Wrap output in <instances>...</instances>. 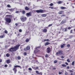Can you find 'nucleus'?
Wrapping results in <instances>:
<instances>
[{"instance_id":"f257e3e1","label":"nucleus","mask_w":75,"mask_h":75,"mask_svg":"<svg viewBox=\"0 0 75 75\" xmlns=\"http://www.w3.org/2000/svg\"><path fill=\"white\" fill-rule=\"evenodd\" d=\"M20 45H18L15 46L13 47H11L9 49V51L10 52L16 51L18 49V48H19V47H20Z\"/></svg>"},{"instance_id":"f03ea898","label":"nucleus","mask_w":75,"mask_h":75,"mask_svg":"<svg viewBox=\"0 0 75 75\" xmlns=\"http://www.w3.org/2000/svg\"><path fill=\"white\" fill-rule=\"evenodd\" d=\"M14 67L13 69V71H14V72L15 74H16V72H17V68H21V66L18 65H16L14 66Z\"/></svg>"},{"instance_id":"7ed1b4c3","label":"nucleus","mask_w":75,"mask_h":75,"mask_svg":"<svg viewBox=\"0 0 75 75\" xmlns=\"http://www.w3.org/2000/svg\"><path fill=\"white\" fill-rule=\"evenodd\" d=\"M5 20L6 22L8 23H11V19L10 18H5Z\"/></svg>"},{"instance_id":"20e7f679","label":"nucleus","mask_w":75,"mask_h":75,"mask_svg":"<svg viewBox=\"0 0 75 75\" xmlns=\"http://www.w3.org/2000/svg\"><path fill=\"white\" fill-rule=\"evenodd\" d=\"M21 20L22 21H25L27 20V18L24 16H22L21 18Z\"/></svg>"},{"instance_id":"39448f33","label":"nucleus","mask_w":75,"mask_h":75,"mask_svg":"<svg viewBox=\"0 0 75 75\" xmlns=\"http://www.w3.org/2000/svg\"><path fill=\"white\" fill-rule=\"evenodd\" d=\"M36 12L38 13H44V10L42 9H40L39 10H37L36 11Z\"/></svg>"},{"instance_id":"423d86ee","label":"nucleus","mask_w":75,"mask_h":75,"mask_svg":"<svg viewBox=\"0 0 75 75\" xmlns=\"http://www.w3.org/2000/svg\"><path fill=\"white\" fill-rule=\"evenodd\" d=\"M57 55H62V51L59 50L58 51V52H57L56 53Z\"/></svg>"},{"instance_id":"0eeeda50","label":"nucleus","mask_w":75,"mask_h":75,"mask_svg":"<svg viewBox=\"0 0 75 75\" xmlns=\"http://www.w3.org/2000/svg\"><path fill=\"white\" fill-rule=\"evenodd\" d=\"M51 52V49H50V47H49L47 48L46 52L47 53H50V52Z\"/></svg>"},{"instance_id":"6e6552de","label":"nucleus","mask_w":75,"mask_h":75,"mask_svg":"<svg viewBox=\"0 0 75 75\" xmlns=\"http://www.w3.org/2000/svg\"><path fill=\"white\" fill-rule=\"evenodd\" d=\"M66 23V20L65 19H64L61 22V24H64V23Z\"/></svg>"},{"instance_id":"1a4fd4ad","label":"nucleus","mask_w":75,"mask_h":75,"mask_svg":"<svg viewBox=\"0 0 75 75\" xmlns=\"http://www.w3.org/2000/svg\"><path fill=\"white\" fill-rule=\"evenodd\" d=\"M26 16H32V14L30 12H29L26 13Z\"/></svg>"},{"instance_id":"9d476101","label":"nucleus","mask_w":75,"mask_h":75,"mask_svg":"<svg viewBox=\"0 0 75 75\" xmlns=\"http://www.w3.org/2000/svg\"><path fill=\"white\" fill-rule=\"evenodd\" d=\"M65 46V44H63V45H61V48H64V47Z\"/></svg>"},{"instance_id":"9b49d317","label":"nucleus","mask_w":75,"mask_h":75,"mask_svg":"<svg viewBox=\"0 0 75 75\" xmlns=\"http://www.w3.org/2000/svg\"><path fill=\"white\" fill-rule=\"evenodd\" d=\"M42 31L43 33H47V29H43L42 30Z\"/></svg>"},{"instance_id":"f8f14e48","label":"nucleus","mask_w":75,"mask_h":75,"mask_svg":"<svg viewBox=\"0 0 75 75\" xmlns=\"http://www.w3.org/2000/svg\"><path fill=\"white\" fill-rule=\"evenodd\" d=\"M51 44V43H50L49 42H46L45 43V46H47L48 45H49V44Z\"/></svg>"},{"instance_id":"ddd939ff","label":"nucleus","mask_w":75,"mask_h":75,"mask_svg":"<svg viewBox=\"0 0 75 75\" xmlns=\"http://www.w3.org/2000/svg\"><path fill=\"white\" fill-rule=\"evenodd\" d=\"M39 51H40V50H36L34 51V52L35 53H37V52H39Z\"/></svg>"},{"instance_id":"4468645a","label":"nucleus","mask_w":75,"mask_h":75,"mask_svg":"<svg viewBox=\"0 0 75 75\" xmlns=\"http://www.w3.org/2000/svg\"><path fill=\"white\" fill-rule=\"evenodd\" d=\"M62 31L64 32L67 31V28H65L63 29H62Z\"/></svg>"},{"instance_id":"2eb2a0df","label":"nucleus","mask_w":75,"mask_h":75,"mask_svg":"<svg viewBox=\"0 0 75 75\" xmlns=\"http://www.w3.org/2000/svg\"><path fill=\"white\" fill-rule=\"evenodd\" d=\"M47 14H43L41 15L42 17H45L47 16Z\"/></svg>"},{"instance_id":"dca6fc26","label":"nucleus","mask_w":75,"mask_h":75,"mask_svg":"<svg viewBox=\"0 0 75 75\" xmlns=\"http://www.w3.org/2000/svg\"><path fill=\"white\" fill-rule=\"evenodd\" d=\"M30 38H27L25 40V42H29V40H30Z\"/></svg>"},{"instance_id":"f3484780","label":"nucleus","mask_w":75,"mask_h":75,"mask_svg":"<svg viewBox=\"0 0 75 75\" xmlns=\"http://www.w3.org/2000/svg\"><path fill=\"white\" fill-rule=\"evenodd\" d=\"M30 46H28L26 47V50H30Z\"/></svg>"},{"instance_id":"a211bd4d","label":"nucleus","mask_w":75,"mask_h":75,"mask_svg":"<svg viewBox=\"0 0 75 75\" xmlns=\"http://www.w3.org/2000/svg\"><path fill=\"white\" fill-rule=\"evenodd\" d=\"M63 13H64V11H60L59 12V14H63Z\"/></svg>"},{"instance_id":"6ab92c4d","label":"nucleus","mask_w":75,"mask_h":75,"mask_svg":"<svg viewBox=\"0 0 75 75\" xmlns=\"http://www.w3.org/2000/svg\"><path fill=\"white\" fill-rule=\"evenodd\" d=\"M6 17H9L11 18L13 17V16L11 15H7L6 16Z\"/></svg>"},{"instance_id":"aec40b11","label":"nucleus","mask_w":75,"mask_h":75,"mask_svg":"<svg viewBox=\"0 0 75 75\" xmlns=\"http://www.w3.org/2000/svg\"><path fill=\"white\" fill-rule=\"evenodd\" d=\"M6 62L7 64H9V63H10V59H8L6 61Z\"/></svg>"},{"instance_id":"412c9836","label":"nucleus","mask_w":75,"mask_h":75,"mask_svg":"<svg viewBox=\"0 0 75 75\" xmlns=\"http://www.w3.org/2000/svg\"><path fill=\"white\" fill-rule=\"evenodd\" d=\"M25 10H29V8L27 6H26L25 8Z\"/></svg>"},{"instance_id":"4be33fe9","label":"nucleus","mask_w":75,"mask_h":75,"mask_svg":"<svg viewBox=\"0 0 75 75\" xmlns=\"http://www.w3.org/2000/svg\"><path fill=\"white\" fill-rule=\"evenodd\" d=\"M0 38H4V37H5V35H1L0 36Z\"/></svg>"},{"instance_id":"5701e85b","label":"nucleus","mask_w":75,"mask_h":75,"mask_svg":"<svg viewBox=\"0 0 75 75\" xmlns=\"http://www.w3.org/2000/svg\"><path fill=\"white\" fill-rule=\"evenodd\" d=\"M61 9H66L67 8L65 7H64L63 6H62L61 7Z\"/></svg>"},{"instance_id":"b1692460","label":"nucleus","mask_w":75,"mask_h":75,"mask_svg":"<svg viewBox=\"0 0 75 75\" xmlns=\"http://www.w3.org/2000/svg\"><path fill=\"white\" fill-rule=\"evenodd\" d=\"M6 55L7 57H10V54H9V53L6 54Z\"/></svg>"},{"instance_id":"393cba45","label":"nucleus","mask_w":75,"mask_h":75,"mask_svg":"<svg viewBox=\"0 0 75 75\" xmlns=\"http://www.w3.org/2000/svg\"><path fill=\"white\" fill-rule=\"evenodd\" d=\"M22 12L23 14H25V11L23 10Z\"/></svg>"},{"instance_id":"a878e982","label":"nucleus","mask_w":75,"mask_h":75,"mask_svg":"<svg viewBox=\"0 0 75 75\" xmlns=\"http://www.w3.org/2000/svg\"><path fill=\"white\" fill-rule=\"evenodd\" d=\"M45 57L46 58H48V57H49V56H48V54H46L45 55Z\"/></svg>"},{"instance_id":"bb28decb","label":"nucleus","mask_w":75,"mask_h":75,"mask_svg":"<svg viewBox=\"0 0 75 75\" xmlns=\"http://www.w3.org/2000/svg\"><path fill=\"white\" fill-rule=\"evenodd\" d=\"M62 67H67V65L64 64H63L62 65Z\"/></svg>"},{"instance_id":"cd10ccee","label":"nucleus","mask_w":75,"mask_h":75,"mask_svg":"<svg viewBox=\"0 0 75 75\" xmlns=\"http://www.w3.org/2000/svg\"><path fill=\"white\" fill-rule=\"evenodd\" d=\"M17 59H21V57L20 56H18L17 57Z\"/></svg>"},{"instance_id":"c85d7f7f","label":"nucleus","mask_w":75,"mask_h":75,"mask_svg":"<svg viewBox=\"0 0 75 75\" xmlns=\"http://www.w3.org/2000/svg\"><path fill=\"white\" fill-rule=\"evenodd\" d=\"M53 24H52H52H49L48 25V27H51L52 25Z\"/></svg>"},{"instance_id":"c756f323","label":"nucleus","mask_w":75,"mask_h":75,"mask_svg":"<svg viewBox=\"0 0 75 75\" xmlns=\"http://www.w3.org/2000/svg\"><path fill=\"white\" fill-rule=\"evenodd\" d=\"M57 3L58 4H61L62 3V1H60L58 2Z\"/></svg>"},{"instance_id":"7c9ffc66","label":"nucleus","mask_w":75,"mask_h":75,"mask_svg":"<svg viewBox=\"0 0 75 75\" xmlns=\"http://www.w3.org/2000/svg\"><path fill=\"white\" fill-rule=\"evenodd\" d=\"M65 16H66V15L65 14L62 15H61V17H65Z\"/></svg>"},{"instance_id":"2f4dec72","label":"nucleus","mask_w":75,"mask_h":75,"mask_svg":"<svg viewBox=\"0 0 75 75\" xmlns=\"http://www.w3.org/2000/svg\"><path fill=\"white\" fill-rule=\"evenodd\" d=\"M67 61L68 62H71V61H70V60H69V59H67Z\"/></svg>"},{"instance_id":"473e14b6","label":"nucleus","mask_w":75,"mask_h":75,"mask_svg":"<svg viewBox=\"0 0 75 75\" xmlns=\"http://www.w3.org/2000/svg\"><path fill=\"white\" fill-rule=\"evenodd\" d=\"M69 71L70 73H73V72H74V71L72 70H69Z\"/></svg>"},{"instance_id":"72a5a7b5","label":"nucleus","mask_w":75,"mask_h":75,"mask_svg":"<svg viewBox=\"0 0 75 75\" xmlns=\"http://www.w3.org/2000/svg\"><path fill=\"white\" fill-rule=\"evenodd\" d=\"M74 64H75V62H74V61L72 63V65H74Z\"/></svg>"},{"instance_id":"f704fd0d","label":"nucleus","mask_w":75,"mask_h":75,"mask_svg":"<svg viewBox=\"0 0 75 75\" xmlns=\"http://www.w3.org/2000/svg\"><path fill=\"white\" fill-rule=\"evenodd\" d=\"M4 33H5V34H7V33H8V32L7 31L5 30L4 31Z\"/></svg>"},{"instance_id":"c9c22d12","label":"nucleus","mask_w":75,"mask_h":75,"mask_svg":"<svg viewBox=\"0 0 75 75\" xmlns=\"http://www.w3.org/2000/svg\"><path fill=\"white\" fill-rule=\"evenodd\" d=\"M8 10L11 11H13V9H9Z\"/></svg>"},{"instance_id":"e433bc0d","label":"nucleus","mask_w":75,"mask_h":75,"mask_svg":"<svg viewBox=\"0 0 75 75\" xmlns=\"http://www.w3.org/2000/svg\"><path fill=\"white\" fill-rule=\"evenodd\" d=\"M36 74H39V72L38 71H36Z\"/></svg>"},{"instance_id":"4c0bfd02","label":"nucleus","mask_w":75,"mask_h":75,"mask_svg":"<svg viewBox=\"0 0 75 75\" xmlns=\"http://www.w3.org/2000/svg\"><path fill=\"white\" fill-rule=\"evenodd\" d=\"M67 47H70V45L69 44H68L67 45Z\"/></svg>"},{"instance_id":"58836bf2","label":"nucleus","mask_w":75,"mask_h":75,"mask_svg":"<svg viewBox=\"0 0 75 75\" xmlns=\"http://www.w3.org/2000/svg\"><path fill=\"white\" fill-rule=\"evenodd\" d=\"M53 5H54V4H53V3H51L50 4V6H53Z\"/></svg>"},{"instance_id":"ea45409f","label":"nucleus","mask_w":75,"mask_h":75,"mask_svg":"<svg viewBox=\"0 0 75 75\" xmlns=\"http://www.w3.org/2000/svg\"><path fill=\"white\" fill-rule=\"evenodd\" d=\"M28 70H29V71H32V69L31 68H29L28 69Z\"/></svg>"},{"instance_id":"a19ab883","label":"nucleus","mask_w":75,"mask_h":75,"mask_svg":"<svg viewBox=\"0 0 75 75\" xmlns=\"http://www.w3.org/2000/svg\"><path fill=\"white\" fill-rule=\"evenodd\" d=\"M68 30H71V27H70V26L68 28Z\"/></svg>"},{"instance_id":"79ce46f5","label":"nucleus","mask_w":75,"mask_h":75,"mask_svg":"<svg viewBox=\"0 0 75 75\" xmlns=\"http://www.w3.org/2000/svg\"><path fill=\"white\" fill-rule=\"evenodd\" d=\"M7 7H9V8L11 7V6L10 5H8V4L7 5Z\"/></svg>"},{"instance_id":"37998d69","label":"nucleus","mask_w":75,"mask_h":75,"mask_svg":"<svg viewBox=\"0 0 75 75\" xmlns=\"http://www.w3.org/2000/svg\"><path fill=\"white\" fill-rule=\"evenodd\" d=\"M24 55H27V52H25L23 54Z\"/></svg>"},{"instance_id":"c03bdc74","label":"nucleus","mask_w":75,"mask_h":75,"mask_svg":"<svg viewBox=\"0 0 75 75\" xmlns=\"http://www.w3.org/2000/svg\"><path fill=\"white\" fill-rule=\"evenodd\" d=\"M54 62L55 64H56V63L57 62V60H54Z\"/></svg>"},{"instance_id":"a18cd8bd","label":"nucleus","mask_w":75,"mask_h":75,"mask_svg":"<svg viewBox=\"0 0 75 75\" xmlns=\"http://www.w3.org/2000/svg\"><path fill=\"white\" fill-rule=\"evenodd\" d=\"M19 31L20 33H21V32H22V30L21 29H19Z\"/></svg>"},{"instance_id":"49530a36","label":"nucleus","mask_w":75,"mask_h":75,"mask_svg":"<svg viewBox=\"0 0 75 75\" xmlns=\"http://www.w3.org/2000/svg\"><path fill=\"white\" fill-rule=\"evenodd\" d=\"M42 72H40L39 73V75H42Z\"/></svg>"},{"instance_id":"de8ad7c7","label":"nucleus","mask_w":75,"mask_h":75,"mask_svg":"<svg viewBox=\"0 0 75 75\" xmlns=\"http://www.w3.org/2000/svg\"><path fill=\"white\" fill-rule=\"evenodd\" d=\"M68 73L67 72V71H66V72L65 73V75H68Z\"/></svg>"},{"instance_id":"09e8293b","label":"nucleus","mask_w":75,"mask_h":75,"mask_svg":"<svg viewBox=\"0 0 75 75\" xmlns=\"http://www.w3.org/2000/svg\"><path fill=\"white\" fill-rule=\"evenodd\" d=\"M73 31V30H71L70 31V33H73V32H72Z\"/></svg>"},{"instance_id":"8fccbe9b","label":"nucleus","mask_w":75,"mask_h":75,"mask_svg":"<svg viewBox=\"0 0 75 75\" xmlns=\"http://www.w3.org/2000/svg\"><path fill=\"white\" fill-rule=\"evenodd\" d=\"M49 8H51V9H53L54 8V7H49Z\"/></svg>"},{"instance_id":"3c124183","label":"nucleus","mask_w":75,"mask_h":75,"mask_svg":"<svg viewBox=\"0 0 75 75\" xmlns=\"http://www.w3.org/2000/svg\"><path fill=\"white\" fill-rule=\"evenodd\" d=\"M69 69V66H67V69Z\"/></svg>"},{"instance_id":"603ef678","label":"nucleus","mask_w":75,"mask_h":75,"mask_svg":"<svg viewBox=\"0 0 75 75\" xmlns=\"http://www.w3.org/2000/svg\"><path fill=\"white\" fill-rule=\"evenodd\" d=\"M39 68L38 67H36L35 68V70H36L37 69H38Z\"/></svg>"},{"instance_id":"864d4df0","label":"nucleus","mask_w":75,"mask_h":75,"mask_svg":"<svg viewBox=\"0 0 75 75\" xmlns=\"http://www.w3.org/2000/svg\"><path fill=\"white\" fill-rule=\"evenodd\" d=\"M65 64L67 65H68V63L67 62H65Z\"/></svg>"},{"instance_id":"5fc2aeb1","label":"nucleus","mask_w":75,"mask_h":75,"mask_svg":"<svg viewBox=\"0 0 75 75\" xmlns=\"http://www.w3.org/2000/svg\"><path fill=\"white\" fill-rule=\"evenodd\" d=\"M4 67H7V65L5 64L4 66Z\"/></svg>"},{"instance_id":"6e6d98bb","label":"nucleus","mask_w":75,"mask_h":75,"mask_svg":"<svg viewBox=\"0 0 75 75\" xmlns=\"http://www.w3.org/2000/svg\"><path fill=\"white\" fill-rule=\"evenodd\" d=\"M15 13H19V11H17L15 12Z\"/></svg>"},{"instance_id":"4d7b16f0","label":"nucleus","mask_w":75,"mask_h":75,"mask_svg":"<svg viewBox=\"0 0 75 75\" xmlns=\"http://www.w3.org/2000/svg\"><path fill=\"white\" fill-rule=\"evenodd\" d=\"M61 58H62V59H63V58H64V57L63 56H62L61 57Z\"/></svg>"},{"instance_id":"13d9d810","label":"nucleus","mask_w":75,"mask_h":75,"mask_svg":"<svg viewBox=\"0 0 75 75\" xmlns=\"http://www.w3.org/2000/svg\"><path fill=\"white\" fill-rule=\"evenodd\" d=\"M38 47V48H41V46H38V47Z\"/></svg>"},{"instance_id":"bf43d9fd","label":"nucleus","mask_w":75,"mask_h":75,"mask_svg":"<svg viewBox=\"0 0 75 75\" xmlns=\"http://www.w3.org/2000/svg\"><path fill=\"white\" fill-rule=\"evenodd\" d=\"M62 72H59V75H61V74H62Z\"/></svg>"},{"instance_id":"052dcab7","label":"nucleus","mask_w":75,"mask_h":75,"mask_svg":"<svg viewBox=\"0 0 75 75\" xmlns=\"http://www.w3.org/2000/svg\"><path fill=\"white\" fill-rule=\"evenodd\" d=\"M50 41V40H49V39H46V41Z\"/></svg>"},{"instance_id":"680f3d73","label":"nucleus","mask_w":75,"mask_h":75,"mask_svg":"<svg viewBox=\"0 0 75 75\" xmlns=\"http://www.w3.org/2000/svg\"><path fill=\"white\" fill-rule=\"evenodd\" d=\"M2 62V60L1 59H0V62Z\"/></svg>"},{"instance_id":"e2e57ef3","label":"nucleus","mask_w":75,"mask_h":75,"mask_svg":"<svg viewBox=\"0 0 75 75\" xmlns=\"http://www.w3.org/2000/svg\"><path fill=\"white\" fill-rule=\"evenodd\" d=\"M35 50H38V48L37 47H35Z\"/></svg>"},{"instance_id":"0e129e2a","label":"nucleus","mask_w":75,"mask_h":75,"mask_svg":"<svg viewBox=\"0 0 75 75\" xmlns=\"http://www.w3.org/2000/svg\"><path fill=\"white\" fill-rule=\"evenodd\" d=\"M47 41V40H46V39H45V40H44V42H45V41Z\"/></svg>"},{"instance_id":"69168bd1","label":"nucleus","mask_w":75,"mask_h":75,"mask_svg":"<svg viewBox=\"0 0 75 75\" xmlns=\"http://www.w3.org/2000/svg\"><path fill=\"white\" fill-rule=\"evenodd\" d=\"M70 75H74V74H73V73H71Z\"/></svg>"},{"instance_id":"338daca9","label":"nucleus","mask_w":75,"mask_h":75,"mask_svg":"<svg viewBox=\"0 0 75 75\" xmlns=\"http://www.w3.org/2000/svg\"><path fill=\"white\" fill-rule=\"evenodd\" d=\"M53 69H56V68H55V67H54V68H53Z\"/></svg>"},{"instance_id":"774afa93","label":"nucleus","mask_w":75,"mask_h":75,"mask_svg":"<svg viewBox=\"0 0 75 75\" xmlns=\"http://www.w3.org/2000/svg\"><path fill=\"white\" fill-rule=\"evenodd\" d=\"M15 25H18V24L17 23H16L15 24Z\"/></svg>"}]
</instances>
